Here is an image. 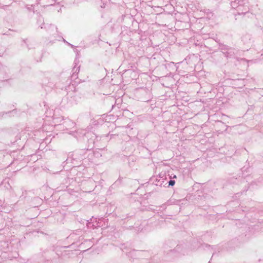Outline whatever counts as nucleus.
I'll return each instance as SVG.
<instances>
[{"label": "nucleus", "instance_id": "nucleus-1", "mask_svg": "<svg viewBox=\"0 0 263 263\" xmlns=\"http://www.w3.org/2000/svg\"><path fill=\"white\" fill-rule=\"evenodd\" d=\"M175 183V181H174V180H170L169 181L168 183H169L170 185L173 186V185H174Z\"/></svg>", "mask_w": 263, "mask_h": 263}]
</instances>
